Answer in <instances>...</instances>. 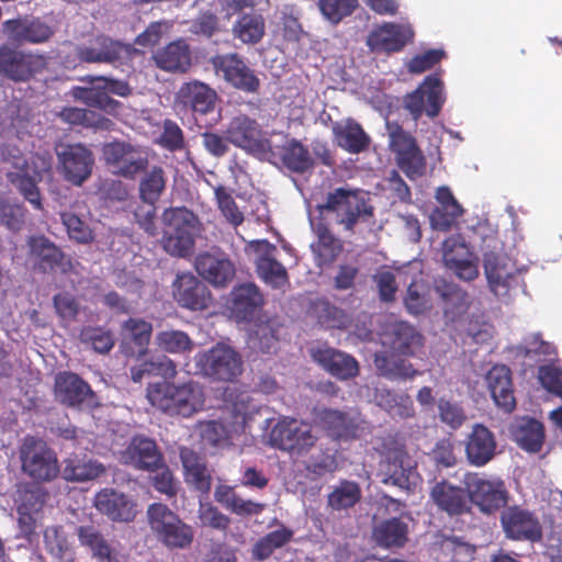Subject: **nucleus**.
<instances>
[{
  "instance_id": "obj_1",
  "label": "nucleus",
  "mask_w": 562,
  "mask_h": 562,
  "mask_svg": "<svg viewBox=\"0 0 562 562\" xmlns=\"http://www.w3.org/2000/svg\"><path fill=\"white\" fill-rule=\"evenodd\" d=\"M149 403L170 416L190 417L202 411L205 404L203 386L195 381L181 384L159 382L147 389Z\"/></svg>"
},
{
  "instance_id": "obj_2",
  "label": "nucleus",
  "mask_w": 562,
  "mask_h": 562,
  "mask_svg": "<svg viewBox=\"0 0 562 562\" xmlns=\"http://www.w3.org/2000/svg\"><path fill=\"white\" fill-rule=\"evenodd\" d=\"M1 158L4 164L10 166L7 170L9 182L15 187L24 199L36 210H42L37 181L41 180L42 173L49 169V159L37 156L32 158L30 162L19 148L10 145L1 149Z\"/></svg>"
},
{
  "instance_id": "obj_3",
  "label": "nucleus",
  "mask_w": 562,
  "mask_h": 562,
  "mask_svg": "<svg viewBox=\"0 0 562 562\" xmlns=\"http://www.w3.org/2000/svg\"><path fill=\"white\" fill-rule=\"evenodd\" d=\"M165 225L161 239L166 252L175 257H187L194 249L195 237L200 234L198 216L187 207H171L164 212Z\"/></svg>"
},
{
  "instance_id": "obj_4",
  "label": "nucleus",
  "mask_w": 562,
  "mask_h": 562,
  "mask_svg": "<svg viewBox=\"0 0 562 562\" xmlns=\"http://www.w3.org/2000/svg\"><path fill=\"white\" fill-rule=\"evenodd\" d=\"M147 517L150 530L168 549H186L191 546L194 537L193 528L167 505L161 503L149 505Z\"/></svg>"
},
{
  "instance_id": "obj_5",
  "label": "nucleus",
  "mask_w": 562,
  "mask_h": 562,
  "mask_svg": "<svg viewBox=\"0 0 562 562\" xmlns=\"http://www.w3.org/2000/svg\"><path fill=\"white\" fill-rule=\"evenodd\" d=\"M316 211L319 215L334 214L336 222L347 231H351L359 221L372 214V207L361 192L345 188L330 192L326 203L316 204Z\"/></svg>"
},
{
  "instance_id": "obj_6",
  "label": "nucleus",
  "mask_w": 562,
  "mask_h": 562,
  "mask_svg": "<svg viewBox=\"0 0 562 562\" xmlns=\"http://www.w3.org/2000/svg\"><path fill=\"white\" fill-rule=\"evenodd\" d=\"M194 363L201 374L217 381H234L243 372L240 355L224 342L199 351L194 356Z\"/></svg>"
},
{
  "instance_id": "obj_7",
  "label": "nucleus",
  "mask_w": 562,
  "mask_h": 562,
  "mask_svg": "<svg viewBox=\"0 0 562 562\" xmlns=\"http://www.w3.org/2000/svg\"><path fill=\"white\" fill-rule=\"evenodd\" d=\"M483 267L490 290L499 300L509 301L521 283L520 276L525 268L517 267L510 258L494 251L483 254Z\"/></svg>"
},
{
  "instance_id": "obj_8",
  "label": "nucleus",
  "mask_w": 562,
  "mask_h": 562,
  "mask_svg": "<svg viewBox=\"0 0 562 562\" xmlns=\"http://www.w3.org/2000/svg\"><path fill=\"white\" fill-rule=\"evenodd\" d=\"M19 453L22 471L35 481H50L59 473L55 452L40 438L25 437Z\"/></svg>"
},
{
  "instance_id": "obj_9",
  "label": "nucleus",
  "mask_w": 562,
  "mask_h": 562,
  "mask_svg": "<svg viewBox=\"0 0 562 562\" xmlns=\"http://www.w3.org/2000/svg\"><path fill=\"white\" fill-rule=\"evenodd\" d=\"M270 443L293 457L306 453L317 438L310 424L291 417H282L270 431Z\"/></svg>"
},
{
  "instance_id": "obj_10",
  "label": "nucleus",
  "mask_w": 562,
  "mask_h": 562,
  "mask_svg": "<svg viewBox=\"0 0 562 562\" xmlns=\"http://www.w3.org/2000/svg\"><path fill=\"white\" fill-rule=\"evenodd\" d=\"M464 483L469 499L483 514H494L507 505L508 492L502 479L473 473Z\"/></svg>"
},
{
  "instance_id": "obj_11",
  "label": "nucleus",
  "mask_w": 562,
  "mask_h": 562,
  "mask_svg": "<svg viewBox=\"0 0 562 562\" xmlns=\"http://www.w3.org/2000/svg\"><path fill=\"white\" fill-rule=\"evenodd\" d=\"M446 101L445 85L437 74L428 75L423 82L404 98V108L413 119L418 120L424 113L435 117Z\"/></svg>"
},
{
  "instance_id": "obj_12",
  "label": "nucleus",
  "mask_w": 562,
  "mask_h": 562,
  "mask_svg": "<svg viewBox=\"0 0 562 562\" xmlns=\"http://www.w3.org/2000/svg\"><path fill=\"white\" fill-rule=\"evenodd\" d=\"M442 259L446 268L460 280L472 281L479 276L477 257L459 234L442 243Z\"/></svg>"
},
{
  "instance_id": "obj_13",
  "label": "nucleus",
  "mask_w": 562,
  "mask_h": 562,
  "mask_svg": "<svg viewBox=\"0 0 562 562\" xmlns=\"http://www.w3.org/2000/svg\"><path fill=\"white\" fill-rule=\"evenodd\" d=\"M103 157L113 173L134 178L148 165L147 156L139 148L124 142H113L103 146Z\"/></svg>"
},
{
  "instance_id": "obj_14",
  "label": "nucleus",
  "mask_w": 562,
  "mask_h": 562,
  "mask_svg": "<svg viewBox=\"0 0 562 562\" xmlns=\"http://www.w3.org/2000/svg\"><path fill=\"white\" fill-rule=\"evenodd\" d=\"M382 482L409 491L419 482L413 461L402 447H395L385 453L381 464Z\"/></svg>"
},
{
  "instance_id": "obj_15",
  "label": "nucleus",
  "mask_w": 562,
  "mask_h": 562,
  "mask_svg": "<svg viewBox=\"0 0 562 562\" xmlns=\"http://www.w3.org/2000/svg\"><path fill=\"white\" fill-rule=\"evenodd\" d=\"M57 157L63 177L74 186H81L91 176L94 158L86 146H61L57 150Z\"/></svg>"
},
{
  "instance_id": "obj_16",
  "label": "nucleus",
  "mask_w": 562,
  "mask_h": 562,
  "mask_svg": "<svg viewBox=\"0 0 562 562\" xmlns=\"http://www.w3.org/2000/svg\"><path fill=\"white\" fill-rule=\"evenodd\" d=\"M226 139L258 156H263L271 149L270 143L262 138L257 122L244 114L232 119L226 128Z\"/></svg>"
},
{
  "instance_id": "obj_17",
  "label": "nucleus",
  "mask_w": 562,
  "mask_h": 562,
  "mask_svg": "<svg viewBox=\"0 0 562 562\" xmlns=\"http://www.w3.org/2000/svg\"><path fill=\"white\" fill-rule=\"evenodd\" d=\"M216 75L222 76L233 87L245 92H256L260 81L238 54H224L212 59Z\"/></svg>"
},
{
  "instance_id": "obj_18",
  "label": "nucleus",
  "mask_w": 562,
  "mask_h": 562,
  "mask_svg": "<svg viewBox=\"0 0 562 562\" xmlns=\"http://www.w3.org/2000/svg\"><path fill=\"white\" fill-rule=\"evenodd\" d=\"M136 49L131 45L101 36L90 45L77 47V55L81 61L99 64H123L128 61Z\"/></svg>"
},
{
  "instance_id": "obj_19",
  "label": "nucleus",
  "mask_w": 562,
  "mask_h": 562,
  "mask_svg": "<svg viewBox=\"0 0 562 562\" xmlns=\"http://www.w3.org/2000/svg\"><path fill=\"white\" fill-rule=\"evenodd\" d=\"M45 502V494L40 486L21 485L14 496L18 512V524L24 536L32 535L41 518V510Z\"/></svg>"
},
{
  "instance_id": "obj_20",
  "label": "nucleus",
  "mask_w": 562,
  "mask_h": 562,
  "mask_svg": "<svg viewBox=\"0 0 562 562\" xmlns=\"http://www.w3.org/2000/svg\"><path fill=\"white\" fill-rule=\"evenodd\" d=\"M317 419L337 439L360 438L369 431V423L357 414H346L336 409H322Z\"/></svg>"
},
{
  "instance_id": "obj_21",
  "label": "nucleus",
  "mask_w": 562,
  "mask_h": 562,
  "mask_svg": "<svg viewBox=\"0 0 562 562\" xmlns=\"http://www.w3.org/2000/svg\"><path fill=\"white\" fill-rule=\"evenodd\" d=\"M501 521L504 532L513 540L533 542L541 538L539 520L531 512L520 506H510L503 510Z\"/></svg>"
},
{
  "instance_id": "obj_22",
  "label": "nucleus",
  "mask_w": 562,
  "mask_h": 562,
  "mask_svg": "<svg viewBox=\"0 0 562 562\" xmlns=\"http://www.w3.org/2000/svg\"><path fill=\"white\" fill-rule=\"evenodd\" d=\"M172 294L180 306L191 311L205 310L212 301L207 286L190 272L177 274Z\"/></svg>"
},
{
  "instance_id": "obj_23",
  "label": "nucleus",
  "mask_w": 562,
  "mask_h": 562,
  "mask_svg": "<svg viewBox=\"0 0 562 562\" xmlns=\"http://www.w3.org/2000/svg\"><path fill=\"white\" fill-rule=\"evenodd\" d=\"M381 344L394 353L413 356L416 349L423 345V337L407 322L392 321L383 328Z\"/></svg>"
},
{
  "instance_id": "obj_24",
  "label": "nucleus",
  "mask_w": 562,
  "mask_h": 562,
  "mask_svg": "<svg viewBox=\"0 0 562 562\" xmlns=\"http://www.w3.org/2000/svg\"><path fill=\"white\" fill-rule=\"evenodd\" d=\"M248 247L258 255L257 271L263 282L276 289H284L289 283L288 272L273 258L276 247L265 239L251 240Z\"/></svg>"
},
{
  "instance_id": "obj_25",
  "label": "nucleus",
  "mask_w": 562,
  "mask_h": 562,
  "mask_svg": "<svg viewBox=\"0 0 562 562\" xmlns=\"http://www.w3.org/2000/svg\"><path fill=\"white\" fill-rule=\"evenodd\" d=\"M44 65L42 56L24 54L8 47L0 48V74L12 80H27Z\"/></svg>"
},
{
  "instance_id": "obj_26",
  "label": "nucleus",
  "mask_w": 562,
  "mask_h": 562,
  "mask_svg": "<svg viewBox=\"0 0 562 562\" xmlns=\"http://www.w3.org/2000/svg\"><path fill=\"white\" fill-rule=\"evenodd\" d=\"M413 35L412 26L407 23H383L370 32L367 45L372 52H398Z\"/></svg>"
},
{
  "instance_id": "obj_27",
  "label": "nucleus",
  "mask_w": 562,
  "mask_h": 562,
  "mask_svg": "<svg viewBox=\"0 0 562 562\" xmlns=\"http://www.w3.org/2000/svg\"><path fill=\"white\" fill-rule=\"evenodd\" d=\"M194 267L199 276L214 286H224L233 280L235 267L221 251H207L196 256Z\"/></svg>"
},
{
  "instance_id": "obj_28",
  "label": "nucleus",
  "mask_w": 562,
  "mask_h": 562,
  "mask_svg": "<svg viewBox=\"0 0 562 562\" xmlns=\"http://www.w3.org/2000/svg\"><path fill=\"white\" fill-rule=\"evenodd\" d=\"M55 395L59 402L72 407L92 406L95 403V396L89 384L71 372L56 375Z\"/></svg>"
},
{
  "instance_id": "obj_29",
  "label": "nucleus",
  "mask_w": 562,
  "mask_h": 562,
  "mask_svg": "<svg viewBox=\"0 0 562 562\" xmlns=\"http://www.w3.org/2000/svg\"><path fill=\"white\" fill-rule=\"evenodd\" d=\"M151 334V323L138 317H131L125 321L121 326L124 353L128 357H144L148 351Z\"/></svg>"
},
{
  "instance_id": "obj_30",
  "label": "nucleus",
  "mask_w": 562,
  "mask_h": 562,
  "mask_svg": "<svg viewBox=\"0 0 562 562\" xmlns=\"http://www.w3.org/2000/svg\"><path fill=\"white\" fill-rule=\"evenodd\" d=\"M496 439L482 424H475L465 441L468 461L475 467L487 464L496 454Z\"/></svg>"
},
{
  "instance_id": "obj_31",
  "label": "nucleus",
  "mask_w": 562,
  "mask_h": 562,
  "mask_svg": "<svg viewBox=\"0 0 562 562\" xmlns=\"http://www.w3.org/2000/svg\"><path fill=\"white\" fill-rule=\"evenodd\" d=\"M94 506L112 520L131 521L136 515V505L127 495L113 488H104L94 497Z\"/></svg>"
},
{
  "instance_id": "obj_32",
  "label": "nucleus",
  "mask_w": 562,
  "mask_h": 562,
  "mask_svg": "<svg viewBox=\"0 0 562 562\" xmlns=\"http://www.w3.org/2000/svg\"><path fill=\"white\" fill-rule=\"evenodd\" d=\"M313 359L328 373L340 380H347L358 374L359 366L350 355L340 350L323 347L312 350Z\"/></svg>"
},
{
  "instance_id": "obj_33",
  "label": "nucleus",
  "mask_w": 562,
  "mask_h": 562,
  "mask_svg": "<svg viewBox=\"0 0 562 562\" xmlns=\"http://www.w3.org/2000/svg\"><path fill=\"white\" fill-rule=\"evenodd\" d=\"M311 202H307L310 224L315 233L317 240L311 244V250L314 255L316 265L323 267L330 263L340 251V243L328 231L322 218L314 216Z\"/></svg>"
},
{
  "instance_id": "obj_34",
  "label": "nucleus",
  "mask_w": 562,
  "mask_h": 562,
  "mask_svg": "<svg viewBox=\"0 0 562 562\" xmlns=\"http://www.w3.org/2000/svg\"><path fill=\"white\" fill-rule=\"evenodd\" d=\"M435 199L438 205L430 215V224L437 231L447 232L463 215L464 209L447 186L436 190Z\"/></svg>"
},
{
  "instance_id": "obj_35",
  "label": "nucleus",
  "mask_w": 562,
  "mask_h": 562,
  "mask_svg": "<svg viewBox=\"0 0 562 562\" xmlns=\"http://www.w3.org/2000/svg\"><path fill=\"white\" fill-rule=\"evenodd\" d=\"M512 439L519 448L529 453L540 452L544 442L542 423L531 417L516 418L509 427Z\"/></svg>"
},
{
  "instance_id": "obj_36",
  "label": "nucleus",
  "mask_w": 562,
  "mask_h": 562,
  "mask_svg": "<svg viewBox=\"0 0 562 562\" xmlns=\"http://www.w3.org/2000/svg\"><path fill=\"white\" fill-rule=\"evenodd\" d=\"M216 99V92L201 81L187 82L177 93L178 103L198 114L211 112L215 106Z\"/></svg>"
},
{
  "instance_id": "obj_37",
  "label": "nucleus",
  "mask_w": 562,
  "mask_h": 562,
  "mask_svg": "<svg viewBox=\"0 0 562 562\" xmlns=\"http://www.w3.org/2000/svg\"><path fill=\"white\" fill-rule=\"evenodd\" d=\"M121 461L137 469L154 470L161 461L155 441L146 437H135L121 453Z\"/></svg>"
},
{
  "instance_id": "obj_38",
  "label": "nucleus",
  "mask_w": 562,
  "mask_h": 562,
  "mask_svg": "<svg viewBox=\"0 0 562 562\" xmlns=\"http://www.w3.org/2000/svg\"><path fill=\"white\" fill-rule=\"evenodd\" d=\"M486 383L495 404L504 412L516 406L510 370L506 366H494L486 374Z\"/></svg>"
},
{
  "instance_id": "obj_39",
  "label": "nucleus",
  "mask_w": 562,
  "mask_h": 562,
  "mask_svg": "<svg viewBox=\"0 0 562 562\" xmlns=\"http://www.w3.org/2000/svg\"><path fill=\"white\" fill-rule=\"evenodd\" d=\"M3 31L15 42L43 43L53 35L50 26L37 19L9 20L3 23Z\"/></svg>"
},
{
  "instance_id": "obj_40",
  "label": "nucleus",
  "mask_w": 562,
  "mask_h": 562,
  "mask_svg": "<svg viewBox=\"0 0 562 562\" xmlns=\"http://www.w3.org/2000/svg\"><path fill=\"white\" fill-rule=\"evenodd\" d=\"M372 539L384 549L402 548L408 539V524L400 517L381 520L373 526Z\"/></svg>"
},
{
  "instance_id": "obj_41",
  "label": "nucleus",
  "mask_w": 562,
  "mask_h": 562,
  "mask_svg": "<svg viewBox=\"0 0 562 562\" xmlns=\"http://www.w3.org/2000/svg\"><path fill=\"white\" fill-rule=\"evenodd\" d=\"M333 133L338 146L350 154H359L369 147L370 137L361 125L351 119L336 122Z\"/></svg>"
},
{
  "instance_id": "obj_42",
  "label": "nucleus",
  "mask_w": 562,
  "mask_h": 562,
  "mask_svg": "<svg viewBox=\"0 0 562 562\" xmlns=\"http://www.w3.org/2000/svg\"><path fill=\"white\" fill-rule=\"evenodd\" d=\"M214 499L226 510L241 517L259 515L266 507L263 503L243 498L235 492L234 486L226 484H220L215 487Z\"/></svg>"
},
{
  "instance_id": "obj_43",
  "label": "nucleus",
  "mask_w": 562,
  "mask_h": 562,
  "mask_svg": "<svg viewBox=\"0 0 562 562\" xmlns=\"http://www.w3.org/2000/svg\"><path fill=\"white\" fill-rule=\"evenodd\" d=\"M231 296L232 313L240 321L250 319L263 303V297L254 283H244L234 288Z\"/></svg>"
},
{
  "instance_id": "obj_44",
  "label": "nucleus",
  "mask_w": 562,
  "mask_h": 562,
  "mask_svg": "<svg viewBox=\"0 0 562 562\" xmlns=\"http://www.w3.org/2000/svg\"><path fill=\"white\" fill-rule=\"evenodd\" d=\"M373 402L394 419H407L414 416L413 401L406 393H396L386 387H375Z\"/></svg>"
},
{
  "instance_id": "obj_45",
  "label": "nucleus",
  "mask_w": 562,
  "mask_h": 562,
  "mask_svg": "<svg viewBox=\"0 0 562 562\" xmlns=\"http://www.w3.org/2000/svg\"><path fill=\"white\" fill-rule=\"evenodd\" d=\"M180 458L184 470L186 482L201 493L207 494L211 488L212 476L204 460L188 448L180 450Z\"/></svg>"
},
{
  "instance_id": "obj_46",
  "label": "nucleus",
  "mask_w": 562,
  "mask_h": 562,
  "mask_svg": "<svg viewBox=\"0 0 562 562\" xmlns=\"http://www.w3.org/2000/svg\"><path fill=\"white\" fill-rule=\"evenodd\" d=\"M434 503L450 515H459L469 508L468 495L460 486L446 481L436 483L430 493Z\"/></svg>"
},
{
  "instance_id": "obj_47",
  "label": "nucleus",
  "mask_w": 562,
  "mask_h": 562,
  "mask_svg": "<svg viewBox=\"0 0 562 562\" xmlns=\"http://www.w3.org/2000/svg\"><path fill=\"white\" fill-rule=\"evenodd\" d=\"M87 80L90 86L72 88L71 95L89 106L98 108L109 113L114 112L119 103L108 94L101 77H88Z\"/></svg>"
},
{
  "instance_id": "obj_48",
  "label": "nucleus",
  "mask_w": 562,
  "mask_h": 562,
  "mask_svg": "<svg viewBox=\"0 0 562 562\" xmlns=\"http://www.w3.org/2000/svg\"><path fill=\"white\" fill-rule=\"evenodd\" d=\"M234 38L243 44L255 45L266 34V21L262 14L257 12L241 13L232 26Z\"/></svg>"
},
{
  "instance_id": "obj_49",
  "label": "nucleus",
  "mask_w": 562,
  "mask_h": 562,
  "mask_svg": "<svg viewBox=\"0 0 562 562\" xmlns=\"http://www.w3.org/2000/svg\"><path fill=\"white\" fill-rule=\"evenodd\" d=\"M27 244L30 247L29 260L42 271L53 269L63 258L60 249L44 236L31 237Z\"/></svg>"
},
{
  "instance_id": "obj_50",
  "label": "nucleus",
  "mask_w": 562,
  "mask_h": 562,
  "mask_svg": "<svg viewBox=\"0 0 562 562\" xmlns=\"http://www.w3.org/2000/svg\"><path fill=\"white\" fill-rule=\"evenodd\" d=\"M80 544L91 552L97 562H114L115 552L104 536L93 526H80L77 528Z\"/></svg>"
},
{
  "instance_id": "obj_51",
  "label": "nucleus",
  "mask_w": 562,
  "mask_h": 562,
  "mask_svg": "<svg viewBox=\"0 0 562 562\" xmlns=\"http://www.w3.org/2000/svg\"><path fill=\"white\" fill-rule=\"evenodd\" d=\"M156 65L166 71H184L190 65L189 47L183 41H176L154 55Z\"/></svg>"
},
{
  "instance_id": "obj_52",
  "label": "nucleus",
  "mask_w": 562,
  "mask_h": 562,
  "mask_svg": "<svg viewBox=\"0 0 562 562\" xmlns=\"http://www.w3.org/2000/svg\"><path fill=\"white\" fill-rule=\"evenodd\" d=\"M104 471V465L97 460L74 456L65 460L63 476L67 481L85 482L99 477Z\"/></svg>"
},
{
  "instance_id": "obj_53",
  "label": "nucleus",
  "mask_w": 562,
  "mask_h": 562,
  "mask_svg": "<svg viewBox=\"0 0 562 562\" xmlns=\"http://www.w3.org/2000/svg\"><path fill=\"white\" fill-rule=\"evenodd\" d=\"M44 547L59 562H71L75 558L72 541L61 526H49L44 530Z\"/></svg>"
},
{
  "instance_id": "obj_54",
  "label": "nucleus",
  "mask_w": 562,
  "mask_h": 562,
  "mask_svg": "<svg viewBox=\"0 0 562 562\" xmlns=\"http://www.w3.org/2000/svg\"><path fill=\"white\" fill-rule=\"evenodd\" d=\"M374 366L381 375L390 380L412 379L420 374L409 361L395 358L394 355L387 356L385 352L375 353Z\"/></svg>"
},
{
  "instance_id": "obj_55",
  "label": "nucleus",
  "mask_w": 562,
  "mask_h": 562,
  "mask_svg": "<svg viewBox=\"0 0 562 562\" xmlns=\"http://www.w3.org/2000/svg\"><path fill=\"white\" fill-rule=\"evenodd\" d=\"M516 355L535 362L552 360L557 356L555 347L544 341L540 334L527 335L516 347Z\"/></svg>"
},
{
  "instance_id": "obj_56",
  "label": "nucleus",
  "mask_w": 562,
  "mask_h": 562,
  "mask_svg": "<svg viewBox=\"0 0 562 562\" xmlns=\"http://www.w3.org/2000/svg\"><path fill=\"white\" fill-rule=\"evenodd\" d=\"M435 290L445 303L447 316L451 315V318H454L467 311L470 303L469 295L458 285L438 281L436 282Z\"/></svg>"
},
{
  "instance_id": "obj_57",
  "label": "nucleus",
  "mask_w": 562,
  "mask_h": 562,
  "mask_svg": "<svg viewBox=\"0 0 562 562\" xmlns=\"http://www.w3.org/2000/svg\"><path fill=\"white\" fill-rule=\"evenodd\" d=\"M361 498V490L358 483L341 481L333 487L327 496V504L331 510H346L355 506Z\"/></svg>"
},
{
  "instance_id": "obj_58",
  "label": "nucleus",
  "mask_w": 562,
  "mask_h": 562,
  "mask_svg": "<svg viewBox=\"0 0 562 562\" xmlns=\"http://www.w3.org/2000/svg\"><path fill=\"white\" fill-rule=\"evenodd\" d=\"M155 345L160 351L180 355L193 349V341L182 330H161L155 336Z\"/></svg>"
},
{
  "instance_id": "obj_59",
  "label": "nucleus",
  "mask_w": 562,
  "mask_h": 562,
  "mask_svg": "<svg viewBox=\"0 0 562 562\" xmlns=\"http://www.w3.org/2000/svg\"><path fill=\"white\" fill-rule=\"evenodd\" d=\"M166 173L161 167H153L139 182V196L143 202L156 203L166 188Z\"/></svg>"
},
{
  "instance_id": "obj_60",
  "label": "nucleus",
  "mask_w": 562,
  "mask_h": 562,
  "mask_svg": "<svg viewBox=\"0 0 562 562\" xmlns=\"http://www.w3.org/2000/svg\"><path fill=\"white\" fill-rule=\"evenodd\" d=\"M59 215L67 235L71 240L79 244H89L93 240V231L86 218L71 211H63Z\"/></svg>"
},
{
  "instance_id": "obj_61",
  "label": "nucleus",
  "mask_w": 562,
  "mask_h": 562,
  "mask_svg": "<svg viewBox=\"0 0 562 562\" xmlns=\"http://www.w3.org/2000/svg\"><path fill=\"white\" fill-rule=\"evenodd\" d=\"M293 536V531L286 527H281L274 531L269 532L259 539L252 549L254 557L259 560L269 558L276 549L282 548L286 544Z\"/></svg>"
},
{
  "instance_id": "obj_62",
  "label": "nucleus",
  "mask_w": 562,
  "mask_h": 562,
  "mask_svg": "<svg viewBox=\"0 0 562 562\" xmlns=\"http://www.w3.org/2000/svg\"><path fill=\"white\" fill-rule=\"evenodd\" d=\"M317 4L323 18L330 24L337 25L351 15L359 3L358 0H318Z\"/></svg>"
},
{
  "instance_id": "obj_63",
  "label": "nucleus",
  "mask_w": 562,
  "mask_h": 562,
  "mask_svg": "<svg viewBox=\"0 0 562 562\" xmlns=\"http://www.w3.org/2000/svg\"><path fill=\"white\" fill-rule=\"evenodd\" d=\"M214 195L217 207L223 217L234 227L239 226L244 222V213L237 206L232 191L224 186L214 187Z\"/></svg>"
},
{
  "instance_id": "obj_64",
  "label": "nucleus",
  "mask_w": 562,
  "mask_h": 562,
  "mask_svg": "<svg viewBox=\"0 0 562 562\" xmlns=\"http://www.w3.org/2000/svg\"><path fill=\"white\" fill-rule=\"evenodd\" d=\"M281 156L284 165L297 172L307 170L313 164L307 149L294 139L286 142Z\"/></svg>"
}]
</instances>
